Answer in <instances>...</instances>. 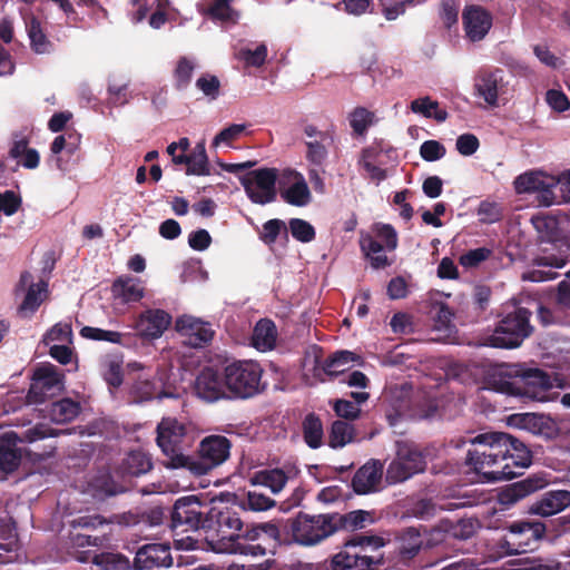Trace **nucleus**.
<instances>
[{
	"instance_id": "f257e3e1",
	"label": "nucleus",
	"mask_w": 570,
	"mask_h": 570,
	"mask_svg": "<svg viewBox=\"0 0 570 570\" xmlns=\"http://www.w3.org/2000/svg\"><path fill=\"white\" fill-rule=\"evenodd\" d=\"M469 442L465 462L482 482L513 479L531 464L528 448L510 434L487 432Z\"/></svg>"
},
{
	"instance_id": "f03ea898",
	"label": "nucleus",
	"mask_w": 570,
	"mask_h": 570,
	"mask_svg": "<svg viewBox=\"0 0 570 570\" xmlns=\"http://www.w3.org/2000/svg\"><path fill=\"white\" fill-rule=\"evenodd\" d=\"M531 223L538 235V250L532 266L522 274L524 281L546 282L558 276L570 254L569 220L550 215H535Z\"/></svg>"
},
{
	"instance_id": "7ed1b4c3",
	"label": "nucleus",
	"mask_w": 570,
	"mask_h": 570,
	"mask_svg": "<svg viewBox=\"0 0 570 570\" xmlns=\"http://www.w3.org/2000/svg\"><path fill=\"white\" fill-rule=\"evenodd\" d=\"M489 384L494 391L507 395L549 402L559 395L553 389L566 387L567 381L559 373L552 376L539 368L524 370L518 365H500L491 375Z\"/></svg>"
},
{
	"instance_id": "20e7f679",
	"label": "nucleus",
	"mask_w": 570,
	"mask_h": 570,
	"mask_svg": "<svg viewBox=\"0 0 570 570\" xmlns=\"http://www.w3.org/2000/svg\"><path fill=\"white\" fill-rule=\"evenodd\" d=\"M193 426L176 417H164L157 425V445L166 456L164 462L168 469H183L188 463V455L181 448L193 443Z\"/></svg>"
},
{
	"instance_id": "39448f33",
	"label": "nucleus",
	"mask_w": 570,
	"mask_h": 570,
	"mask_svg": "<svg viewBox=\"0 0 570 570\" xmlns=\"http://www.w3.org/2000/svg\"><path fill=\"white\" fill-rule=\"evenodd\" d=\"M385 546L383 538L377 535L355 534L344 544L342 551L332 559L333 570H377L381 557L370 556Z\"/></svg>"
},
{
	"instance_id": "423d86ee",
	"label": "nucleus",
	"mask_w": 570,
	"mask_h": 570,
	"mask_svg": "<svg viewBox=\"0 0 570 570\" xmlns=\"http://www.w3.org/2000/svg\"><path fill=\"white\" fill-rule=\"evenodd\" d=\"M207 528L216 531V537L206 538V549L216 553L236 551V541L240 539L243 522L238 514L228 508L220 507L216 500L207 511Z\"/></svg>"
},
{
	"instance_id": "0eeeda50",
	"label": "nucleus",
	"mask_w": 570,
	"mask_h": 570,
	"mask_svg": "<svg viewBox=\"0 0 570 570\" xmlns=\"http://www.w3.org/2000/svg\"><path fill=\"white\" fill-rule=\"evenodd\" d=\"M61 430H53L45 424H37L21 435L16 432H6L0 436V480H6L14 472L21 462L19 442L32 443L49 436H57Z\"/></svg>"
},
{
	"instance_id": "6e6552de",
	"label": "nucleus",
	"mask_w": 570,
	"mask_h": 570,
	"mask_svg": "<svg viewBox=\"0 0 570 570\" xmlns=\"http://www.w3.org/2000/svg\"><path fill=\"white\" fill-rule=\"evenodd\" d=\"M336 531L330 514L299 513L288 520L287 534L292 541L303 547H312L328 538Z\"/></svg>"
},
{
	"instance_id": "1a4fd4ad",
	"label": "nucleus",
	"mask_w": 570,
	"mask_h": 570,
	"mask_svg": "<svg viewBox=\"0 0 570 570\" xmlns=\"http://www.w3.org/2000/svg\"><path fill=\"white\" fill-rule=\"evenodd\" d=\"M229 400L248 399L261 391L262 368L253 361H236L224 367Z\"/></svg>"
},
{
	"instance_id": "9d476101",
	"label": "nucleus",
	"mask_w": 570,
	"mask_h": 570,
	"mask_svg": "<svg viewBox=\"0 0 570 570\" xmlns=\"http://www.w3.org/2000/svg\"><path fill=\"white\" fill-rule=\"evenodd\" d=\"M230 451V442L223 435H209L202 440L198 448V456L188 455V463L184 469L193 475L207 474L216 466L224 463Z\"/></svg>"
},
{
	"instance_id": "9b49d317",
	"label": "nucleus",
	"mask_w": 570,
	"mask_h": 570,
	"mask_svg": "<svg viewBox=\"0 0 570 570\" xmlns=\"http://www.w3.org/2000/svg\"><path fill=\"white\" fill-rule=\"evenodd\" d=\"M529 312L518 307L513 313L507 314L500 322L494 333L488 338L487 344L499 348H513L530 335Z\"/></svg>"
},
{
	"instance_id": "f8f14e48",
	"label": "nucleus",
	"mask_w": 570,
	"mask_h": 570,
	"mask_svg": "<svg viewBox=\"0 0 570 570\" xmlns=\"http://www.w3.org/2000/svg\"><path fill=\"white\" fill-rule=\"evenodd\" d=\"M425 469L422 453L412 444L396 442V455L386 469L385 479L389 484L404 482Z\"/></svg>"
},
{
	"instance_id": "ddd939ff",
	"label": "nucleus",
	"mask_w": 570,
	"mask_h": 570,
	"mask_svg": "<svg viewBox=\"0 0 570 570\" xmlns=\"http://www.w3.org/2000/svg\"><path fill=\"white\" fill-rule=\"evenodd\" d=\"M475 96L481 98L490 108L505 105L510 88L505 71L500 68L481 70L474 78Z\"/></svg>"
},
{
	"instance_id": "4468645a",
	"label": "nucleus",
	"mask_w": 570,
	"mask_h": 570,
	"mask_svg": "<svg viewBox=\"0 0 570 570\" xmlns=\"http://www.w3.org/2000/svg\"><path fill=\"white\" fill-rule=\"evenodd\" d=\"M518 194H535L540 205L550 207L559 204L554 189L558 187L557 176L543 170H528L515 177L513 181Z\"/></svg>"
},
{
	"instance_id": "2eb2a0df",
	"label": "nucleus",
	"mask_w": 570,
	"mask_h": 570,
	"mask_svg": "<svg viewBox=\"0 0 570 570\" xmlns=\"http://www.w3.org/2000/svg\"><path fill=\"white\" fill-rule=\"evenodd\" d=\"M63 390V375L52 364L38 366L27 395L28 404H42L47 399L53 397Z\"/></svg>"
},
{
	"instance_id": "dca6fc26",
	"label": "nucleus",
	"mask_w": 570,
	"mask_h": 570,
	"mask_svg": "<svg viewBox=\"0 0 570 570\" xmlns=\"http://www.w3.org/2000/svg\"><path fill=\"white\" fill-rule=\"evenodd\" d=\"M278 177L276 169L261 168L249 171L240 181L253 203L265 205L276 198V180H278Z\"/></svg>"
},
{
	"instance_id": "f3484780",
	"label": "nucleus",
	"mask_w": 570,
	"mask_h": 570,
	"mask_svg": "<svg viewBox=\"0 0 570 570\" xmlns=\"http://www.w3.org/2000/svg\"><path fill=\"white\" fill-rule=\"evenodd\" d=\"M278 190L281 198L294 207H306L312 203L311 188L297 170L284 169L278 177Z\"/></svg>"
},
{
	"instance_id": "a211bd4d",
	"label": "nucleus",
	"mask_w": 570,
	"mask_h": 570,
	"mask_svg": "<svg viewBox=\"0 0 570 570\" xmlns=\"http://www.w3.org/2000/svg\"><path fill=\"white\" fill-rule=\"evenodd\" d=\"M207 509L203 505L196 495H187L175 502L171 523L177 529L180 525H187L190 530L207 528Z\"/></svg>"
},
{
	"instance_id": "6ab92c4d",
	"label": "nucleus",
	"mask_w": 570,
	"mask_h": 570,
	"mask_svg": "<svg viewBox=\"0 0 570 570\" xmlns=\"http://www.w3.org/2000/svg\"><path fill=\"white\" fill-rule=\"evenodd\" d=\"M303 134L308 167H325L332 145L331 136L312 124L304 126Z\"/></svg>"
},
{
	"instance_id": "aec40b11",
	"label": "nucleus",
	"mask_w": 570,
	"mask_h": 570,
	"mask_svg": "<svg viewBox=\"0 0 570 570\" xmlns=\"http://www.w3.org/2000/svg\"><path fill=\"white\" fill-rule=\"evenodd\" d=\"M194 390L196 395L206 402L229 400L225 373L213 367H206L197 375Z\"/></svg>"
},
{
	"instance_id": "412c9836",
	"label": "nucleus",
	"mask_w": 570,
	"mask_h": 570,
	"mask_svg": "<svg viewBox=\"0 0 570 570\" xmlns=\"http://www.w3.org/2000/svg\"><path fill=\"white\" fill-rule=\"evenodd\" d=\"M175 328L184 338V343L193 347L203 346L210 342L214 336V330L208 322L191 315L178 317L175 323Z\"/></svg>"
},
{
	"instance_id": "4be33fe9",
	"label": "nucleus",
	"mask_w": 570,
	"mask_h": 570,
	"mask_svg": "<svg viewBox=\"0 0 570 570\" xmlns=\"http://www.w3.org/2000/svg\"><path fill=\"white\" fill-rule=\"evenodd\" d=\"M462 23L466 39L472 42L485 38L493 24L492 14L480 6H469L462 12Z\"/></svg>"
},
{
	"instance_id": "5701e85b",
	"label": "nucleus",
	"mask_w": 570,
	"mask_h": 570,
	"mask_svg": "<svg viewBox=\"0 0 570 570\" xmlns=\"http://www.w3.org/2000/svg\"><path fill=\"white\" fill-rule=\"evenodd\" d=\"M171 323V316L163 309H147L135 321L132 327L147 340L159 338Z\"/></svg>"
},
{
	"instance_id": "b1692460",
	"label": "nucleus",
	"mask_w": 570,
	"mask_h": 570,
	"mask_svg": "<svg viewBox=\"0 0 570 570\" xmlns=\"http://www.w3.org/2000/svg\"><path fill=\"white\" fill-rule=\"evenodd\" d=\"M510 539L507 541L509 546H513L509 553H519L525 551V548L532 541L541 539L544 534L546 527L541 522L518 521L510 527Z\"/></svg>"
},
{
	"instance_id": "393cba45",
	"label": "nucleus",
	"mask_w": 570,
	"mask_h": 570,
	"mask_svg": "<svg viewBox=\"0 0 570 570\" xmlns=\"http://www.w3.org/2000/svg\"><path fill=\"white\" fill-rule=\"evenodd\" d=\"M383 463L371 459L364 463L354 474L352 487L358 494L376 492L382 487Z\"/></svg>"
},
{
	"instance_id": "a878e982",
	"label": "nucleus",
	"mask_w": 570,
	"mask_h": 570,
	"mask_svg": "<svg viewBox=\"0 0 570 570\" xmlns=\"http://www.w3.org/2000/svg\"><path fill=\"white\" fill-rule=\"evenodd\" d=\"M127 368L129 372L139 373L131 387V393L137 399V401H145L154 397L163 399L174 396L171 393L163 392L160 390L161 384L159 381L150 380L151 375L145 373V367L141 363L130 362L127 364Z\"/></svg>"
},
{
	"instance_id": "bb28decb",
	"label": "nucleus",
	"mask_w": 570,
	"mask_h": 570,
	"mask_svg": "<svg viewBox=\"0 0 570 570\" xmlns=\"http://www.w3.org/2000/svg\"><path fill=\"white\" fill-rule=\"evenodd\" d=\"M134 564L137 570L168 568L173 564L170 548L165 543L146 544L136 553Z\"/></svg>"
},
{
	"instance_id": "cd10ccee",
	"label": "nucleus",
	"mask_w": 570,
	"mask_h": 570,
	"mask_svg": "<svg viewBox=\"0 0 570 570\" xmlns=\"http://www.w3.org/2000/svg\"><path fill=\"white\" fill-rule=\"evenodd\" d=\"M433 332L435 340L451 343L456 337V326L454 324V312L443 302H434L432 304Z\"/></svg>"
},
{
	"instance_id": "c85d7f7f",
	"label": "nucleus",
	"mask_w": 570,
	"mask_h": 570,
	"mask_svg": "<svg viewBox=\"0 0 570 570\" xmlns=\"http://www.w3.org/2000/svg\"><path fill=\"white\" fill-rule=\"evenodd\" d=\"M568 507H570V491H550L531 505L530 512L541 517H550L563 511Z\"/></svg>"
},
{
	"instance_id": "c756f323",
	"label": "nucleus",
	"mask_w": 570,
	"mask_h": 570,
	"mask_svg": "<svg viewBox=\"0 0 570 570\" xmlns=\"http://www.w3.org/2000/svg\"><path fill=\"white\" fill-rule=\"evenodd\" d=\"M19 285L21 287H29L20 306V312L26 315L32 314L46 298L48 285L46 282L33 284L32 276L29 273H23L21 275Z\"/></svg>"
},
{
	"instance_id": "7c9ffc66",
	"label": "nucleus",
	"mask_w": 570,
	"mask_h": 570,
	"mask_svg": "<svg viewBox=\"0 0 570 570\" xmlns=\"http://www.w3.org/2000/svg\"><path fill=\"white\" fill-rule=\"evenodd\" d=\"M151 468L150 456L141 450H136L129 452L122 460L119 472L122 476H139L148 473Z\"/></svg>"
},
{
	"instance_id": "2f4dec72",
	"label": "nucleus",
	"mask_w": 570,
	"mask_h": 570,
	"mask_svg": "<svg viewBox=\"0 0 570 570\" xmlns=\"http://www.w3.org/2000/svg\"><path fill=\"white\" fill-rule=\"evenodd\" d=\"M360 246L373 268H383L390 264L385 255V246L371 234H361Z\"/></svg>"
},
{
	"instance_id": "473e14b6",
	"label": "nucleus",
	"mask_w": 570,
	"mask_h": 570,
	"mask_svg": "<svg viewBox=\"0 0 570 570\" xmlns=\"http://www.w3.org/2000/svg\"><path fill=\"white\" fill-rule=\"evenodd\" d=\"M112 295L122 303L138 302L144 297V287L138 278L120 277L112 284Z\"/></svg>"
},
{
	"instance_id": "72a5a7b5",
	"label": "nucleus",
	"mask_w": 570,
	"mask_h": 570,
	"mask_svg": "<svg viewBox=\"0 0 570 570\" xmlns=\"http://www.w3.org/2000/svg\"><path fill=\"white\" fill-rule=\"evenodd\" d=\"M276 340L277 330L275 324L268 320H261L253 332V346L261 352H267L275 347Z\"/></svg>"
},
{
	"instance_id": "f704fd0d",
	"label": "nucleus",
	"mask_w": 570,
	"mask_h": 570,
	"mask_svg": "<svg viewBox=\"0 0 570 570\" xmlns=\"http://www.w3.org/2000/svg\"><path fill=\"white\" fill-rule=\"evenodd\" d=\"M287 475L282 469L261 470L249 476L252 485L268 488L272 493H279L287 483Z\"/></svg>"
},
{
	"instance_id": "c9c22d12",
	"label": "nucleus",
	"mask_w": 570,
	"mask_h": 570,
	"mask_svg": "<svg viewBox=\"0 0 570 570\" xmlns=\"http://www.w3.org/2000/svg\"><path fill=\"white\" fill-rule=\"evenodd\" d=\"M79 403L70 399H63L53 402L47 410L45 417H48L53 423L62 424L72 421L79 414Z\"/></svg>"
},
{
	"instance_id": "e433bc0d",
	"label": "nucleus",
	"mask_w": 570,
	"mask_h": 570,
	"mask_svg": "<svg viewBox=\"0 0 570 570\" xmlns=\"http://www.w3.org/2000/svg\"><path fill=\"white\" fill-rule=\"evenodd\" d=\"M19 542L14 528L9 522H0V562H11L17 557Z\"/></svg>"
},
{
	"instance_id": "4c0bfd02",
	"label": "nucleus",
	"mask_w": 570,
	"mask_h": 570,
	"mask_svg": "<svg viewBox=\"0 0 570 570\" xmlns=\"http://www.w3.org/2000/svg\"><path fill=\"white\" fill-rule=\"evenodd\" d=\"M410 109L416 115L434 119L438 122L445 121L449 116L448 111L440 108L439 102L429 96L414 99L410 105Z\"/></svg>"
},
{
	"instance_id": "58836bf2",
	"label": "nucleus",
	"mask_w": 570,
	"mask_h": 570,
	"mask_svg": "<svg viewBox=\"0 0 570 570\" xmlns=\"http://www.w3.org/2000/svg\"><path fill=\"white\" fill-rule=\"evenodd\" d=\"M355 361L356 356L352 352L340 351L326 360L321 367L317 366L316 370L328 376H335L347 371ZM317 376H321V373H317Z\"/></svg>"
},
{
	"instance_id": "ea45409f",
	"label": "nucleus",
	"mask_w": 570,
	"mask_h": 570,
	"mask_svg": "<svg viewBox=\"0 0 570 570\" xmlns=\"http://www.w3.org/2000/svg\"><path fill=\"white\" fill-rule=\"evenodd\" d=\"M26 29L30 40V46L36 53H47L51 49V43L45 35L40 21L30 17L26 21Z\"/></svg>"
},
{
	"instance_id": "a19ab883",
	"label": "nucleus",
	"mask_w": 570,
	"mask_h": 570,
	"mask_svg": "<svg viewBox=\"0 0 570 570\" xmlns=\"http://www.w3.org/2000/svg\"><path fill=\"white\" fill-rule=\"evenodd\" d=\"M210 174L205 141L196 144L187 160V175L207 176Z\"/></svg>"
},
{
	"instance_id": "79ce46f5",
	"label": "nucleus",
	"mask_w": 570,
	"mask_h": 570,
	"mask_svg": "<svg viewBox=\"0 0 570 570\" xmlns=\"http://www.w3.org/2000/svg\"><path fill=\"white\" fill-rule=\"evenodd\" d=\"M508 423L520 430H525L532 434L542 433L544 417L535 413H520L509 416Z\"/></svg>"
},
{
	"instance_id": "37998d69",
	"label": "nucleus",
	"mask_w": 570,
	"mask_h": 570,
	"mask_svg": "<svg viewBox=\"0 0 570 570\" xmlns=\"http://www.w3.org/2000/svg\"><path fill=\"white\" fill-rule=\"evenodd\" d=\"M229 2L230 0H212L207 13L213 20L234 24L238 21L239 13L230 7Z\"/></svg>"
},
{
	"instance_id": "c03bdc74",
	"label": "nucleus",
	"mask_w": 570,
	"mask_h": 570,
	"mask_svg": "<svg viewBox=\"0 0 570 570\" xmlns=\"http://www.w3.org/2000/svg\"><path fill=\"white\" fill-rule=\"evenodd\" d=\"M276 502L272 498L265 495L257 490H249L246 494L240 499L239 505L249 511L254 512H263L275 507Z\"/></svg>"
},
{
	"instance_id": "a18cd8bd",
	"label": "nucleus",
	"mask_w": 570,
	"mask_h": 570,
	"mask_svg": "<svg viewBox=\"0 0 570 570\" xmlns=\"http://www.w3.org/2000/svg\"><path fill=\"white\" fill-rule=\"evenodd\" d=\"M354 439V428L351 423L335 421L332 424L328 444L333 449L343 448Z\"/></svg>"
},
{
	"instance_id": "49530a36",
	"label": "nucleus",
	"mask_w": 570,
	"mask_h": 570,
	"mask_svg": "<svg viewBox=\"0 0 570 570\" xmlns=\"http://www.w3.org/2000/svg\"><path fill=\"white\" fill-rule=\"evenodd\" d=\"M459 507V504L443 503L441 500L436 502L431 499L419 500L413 507V514L422 520H429L436 515L439 510H452Z\"/></svg>"
},
{
	"instance_id": "de8ad7c7",
	"label": "nucleus",
	"mask_w": 570,
	"mask_h": 570,
	"mask_svg": "<svg viewBox=\"0 0 570 570\" xmlns=\"http://www.w3.org/2000/svg\"><path fill=\"white\" fill-rule=\"evenodd\" d=\"M122 357L119 355H108L102 361V374L106 382L118 387L122 383Z\"/></svg>"
},
{
	"instance_id": "09e8293b",
	"label": "nucleus",
	"mask_w": 570,
	"mask_h": 570,
	"mask_svg": "<svg viewBox=\"0 0 570 570\" xmlns=\"http://www.w3.org/2000/svg\"><path fill=\"white\" fill-rule=\"evenodd\" d=\"M304 439L308 446L317 449L323 440V425L314 414H308L303 422Z\"/></svg>"
},
{
	"instance_id": "8fccbe9b",
	"label": "nucleus",
	"mask_w": 570,
	"mask_h": 570,
	"mask_svg": "<svg viewBox=\"0 0 570 570\" xmlns=\"http://www.w3.org/2000/svg\"><path fill=\"white\" fill-rule=\"evenodd\" d=\"M42 342L47 346L51 344H71L72 330L71 325L67 322H60L53 325L43 336Z\"/></svg>"
},
{
	"instance_id": "3c124183",
	"label": "nucleus",
	"mask_w": 570,
	"mask_h": 570,
	"mask_svg": "<svg viewBox=\"0 0 570 570\" xmlns=\"http://www.w3.org/2000/svg\"><path fill=\"white\" fill-rule=\"evenodd\" d=\"M348 121L352 129L362 135L373 124L374 114L364 107H357L350 114Z\"/></svg>"
},
{
	"instance_id": "603ef678",
	"label": "nucleus",
	"mask_w": 570,
	"mask_h": 570,
	"mask_svg": "<svg viewBox=\"0 0 570 570\" xmlns=\"http://www.w3.org/2000/svg\"><path fill=\"white\" fill-rule=\"evenodd\" d=\"M288 228L292 236L302 243H309L315 238L314 227L301 218H292L288 222Z\"/></svg>"
},
{
	"instance_id": "864d4df0",
	"label": "nucleus",
	"mask_w": 570,
	"mask_h": 570,
	"mask_svg": "<svg viewBox=\"0 0 570 570\" xmlns=\"http://www.w3.org/2000/svg\"><path fill=\"white\" fill-rule=\"evenodd\" d=\"M196 63L193 59L181 57L177 61V66L174 71L175 81L178 88H185L191 80L193 72Z\"/></svg>"
},
{
	"instance_id": "5fc2aeb1",
	"label": "nucleus",
	"mask_w": 570,
	"mask_h": 570,
	"mask_svg": "<svg viewBox=\"0 0 570 570\" xmlns=\"http://www.w3.org/2000/svg\"><path fill=\"white\" fill-rule=\"evenodd\" d=\"M373 234L375 239L382 243L386 250H394L397 246V235L395 229L387 224H375L373 226Z\"/></svg>"
},
{
	"instance_id": "6e6d98bb",
	"label": "nucleus",
	"mask_w": 570,
	"mask_h": 570,
	"mask_svg": "<svg viewBox=\"0 0 570 570\" xmlns=\"http://www.w3.org/2000/svg\"><path fill=\"white\" fill-rule=\"evenodd\" d=\"M380 2L383 16L386 20L392 21L402 16L414 0H380Z\"/></svg>"
},
{
	"instance_id": "4d7b16f0",
	"label": "nucleus",
	"mask_w": 570,
	"mask_h": 570,
	"mask_svg": "<svg viewBox=\"0 0 570 570\" xmlns=\"http://www.w3.org/2000/svg\"><path fill=\"white\" fill-rule=\"evenodd\" d=\"M80 334L85 338L96 341H107L111 343H121L122 334L114 331H105L97 327L85 326L81 328Z\"/></svg>"
},
{
	"instance_id": "13d9d810",
	"label": "nucleus",
	"mask_w": 570,
	"mask_h": 570,
	"mask_svg": "<svg viewBox=\"0 0 570 570\" xmlns=\"http://www.w3.org/2000/svg\"><path fill=\"white\" fill-rule=\"evenodd\" d=\"M267 57V47L264 43L258 45L255 49H243L239 51V58L247 66L261 67L265 63Z\"/></svg>"
},
{
	"instance_id": "bf43d9fd",
	"label": "nucleus",
	"mask_w": 570,
	"mask_h": 570,
	"mask_svg": "<svg viewBox=\"0 0 570 570\" xmlns=\"http://www.w3.org/2000/svg\"><path fill=\"white\" fill-rule=\"evenodd\" d=\"M245 130V125L234 124L223 129L213 140V147L219 148L222 146H229L232 141L236 140Z\"/></svg>"
},
{
	"instance_id": "052dcab7",
	"label": "nucleus",
	"mask_w": 570,
	"mask_h": 570,
	"mask_svg": "<svg viewBox=\"0 0 570 570\" xmlns=\"http://www.w3.org/2000/svg\"><path fill=\"white\" fill-rule=\"evenodd\" d=\"M92 562L102 570H118L127 566V560L112 553L96 554Z\"/></svg>"
},
{
	"instance_id": "680f3d73",
	"label": "nucleus",
	"mask_w": 570,
	"mask_h": 570,
	"mask_svg": "<svg viewBox=\"0 0 570 570\" xmlns=\"http://www.w3.org/2000/svg\"><path fill=\"white\" fill-rule=\"evenodd\" d=\"M445 153V147L438 140H426L420 147V155L426 161L440 160Z\"/></svg>"
},
{
	"instance_id": "e2e57ef3",
	"label": "nucleus",
	"mask_w": 570,
	"mask_h": 570,
	"mask_svg": "<svg viewBox=\"0 0 570 570\" xmlns=\"http://www.w3.org/2000/svg\"><path fill=\"white\" fill-rule=\"evenodd\" d=\"M343 525L351 530L364 528L366 523L372 522L370 512L364 510H355L348 512L342 518Z\"/></svg>"
},
{
	"instance_id": "0e129e2a",
	"label": "nucleus",
	"mask_w": 570,
	"mask_h": 570,
	"mask_svg": "<svg viewBox=\"0 0 570 570\" xmlns=\"http://www.w3.org/2000/svg\"><path fill=\"white\" fill-rule=\"evenodd\" d=\"M459 0H442L441 2V19L446 28L456 24L459 17Z\"/></svg>"
},
{
	"instance_id": "69168bd1",
	"label": "nucleus",
	"mask_w": 570,
	"mask_h": 570,
	"mask_svg": "<svg viewBox=\"0 0 570 570\" xmlns=\"http://www.w3.org/2000/svg\"><path fill=\"white\" fill-rule=\"evenodd\" d=\"M455 147L460 155L468 157L476 153L480 142L475 135L463 134L456 138Z\"/></svg>"
},
{
	"instance_id": "338daca9",
	"label": "nucleus",
	"mask_w": 570,
	"mask_h": 570,
	"mask_svg": "<svg viewBox=\"0 0 570 570\" xmlns=\"http://www.w3.org/2000/svg\"><path fill=\"white\" fill-rule=\"evenodd\" d=\"M490 253L491 252L485 247L471 249L465 254L461 255L460 264L466 268L475 267L480 263L485 261L489 257Z\"/></svg>"
},
{
	"instance_id": "774afa93",
	"label": "nucleus",
	"mask_w": 570,
	"mask_h": 570,
	"mask_svg": "<svg viewBox=\"0 0 570 570\" xmlns=\"http://www.w3.org/2000/svg\"><path fill=\"white\" fill-rule=\"evenodd\" d=\"M478 216L482 223L491 224L500 219L501 208L495 203L482 202L478 209Z\"/></svg>"
}]
</instances>
